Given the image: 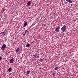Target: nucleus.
Returning a JSON list of instances; mask_svg holds the SVG:
<instances>
[{"label": "nucleus", "instance_id": "f257e3e1", "mask_svg": "<svg viewBox=\"0 0 78 78\" xmlns=\"http://www.w3.org/2000/svg\"><path fill=\"white\" fill-rule=\"evenodd\" d=\"M66 28L67 26H66V25H64L61 29V31H62V32H64V31L66 30Z\"/></svg>", "mask_w": 78, "mask_h": 78}, {"label": "nucleus", "instance_id": "f03ea898", "mask_svg": "<svg viewBox=\"0 0 78 78\" xmlns=\"http://www.w3.org/2000/svg\"><path fill=\"white\" fill-rule=\"evenodd\" d=\"M6 46L5 44H4L1 47V49L2 50H4L6 49Z\"/></svg>", "mask_w": 78, "mask_h": 78}, {"label": "nucleus", "instance_id": "7ed1b4c3", "mask_svg": "<svg viewBox=\"0 0 78 78\" xmlns=\"http://www.w3.org/2000/svg\"><path fill=\"white\" fill-rule=\"evenodd\" d=\"M60 29V27H56L55 31L56 33H58L59 32V29Z\"/></svg>", "mask_w": 78, "mask_h": 78}, {"label": "nucleus", "instance_id": "20e7f679", "mask_svg": "<svg viewBox=\"0 0 78 78\" xmlns=\"http://www.w3.org/2000/svg\"><path fill=\"white\" fill-rule=\"evenodd\" d=\"M0 34H1L3 35V36H5V34H6V32H5V31H3L2 32H1Z\"/></svg>", "mask_w": 78, "mask_h": 78}, {"label": "nucleus", "instance_id": "39448f33", "mask_svg": "<svg viewBox=\"0 0 78 78\" xmlns=\"http://www.w3.org/2000/svg\"><path fill=\"white\" fill-rule=\"evenodd\" d=\"M14 62V59L13 58L11 59L10 60V63L11 64H12V63H13V62Z\"/></svg>", "mask_w": 78, "mask_h": 78}, {"label": "nucleus", "instance_id": "423d86ee", "mask_svg": "<svg viewBox=\"0 0 78 78\" xmlns=\"http://www.w3.org/2000/svg\"><path fill=\"white\" fill-rule=\"evenodd\" d=\"M30 5H31V1L28 2L27 3V5L28 6H30Z\"/></svg>", "mask_w": 78, "mask_h": 78}, {"label": "nucleus", "instance_id": "0eeeda50", "mask_svg": "<svg viewBox=\"0 0 78 78\" xmlns=\"http://www.w3.org/2000/svg\"><path fill=\"white\" fill-rule=\"evenodd\" d=\"M67 2H69V3H72V1L70 0H66Z\"/></svg>", "mask_w": 78, "mask_h": 78}, {"label": "nucleus", "instance_id": "6e6552de", "mask_svg": "<svg viewBox=\"0 0 78 78\" xmlns=\"http://www.w3.org/2000/svg\"><path fill=\"white\" fill-rule=\"evenodd\" d=\"M27 25V22H26L25 23H24L23 27H26Z\"/></svg>", "mask_w": 78, "mask_h": 78}, {"label": "nucleus", "instance_id": "1a4fd4ad", "mask_svg": "<svg viewBox=\"0 0 78 78\" xmlns=\"http://www.w3.org/2000/svg\"><path fill=\"white\" fill-rule=\"evenodd\" d=\"M59 69V67H56L55 68V70H57Z\"/></svg>", "mask_w": 78, "mask_h": 78}, {"label": "nucleus", "instance_id": "9d476101", "mask_svg": "<svg viewBox=\"0 0 78 78\" xmlns=\"http://www.w3.org/2000/svg\"><path fill=\"white\" fill-rule=\"evenodd\" d=\"M11 70H12V68H9L8 69V71L9 72H10Z\"/></svg>", "mask_w": 78, "mask_h": 78}, {"label": "nucleus", "instance_id": "9b49d317", "mask_svg": "<svg viewBox=\"0 0 78 78\" xmlns=\"http://www.w3.org/2000/svg\"><path fill=\"white\" fill-rule=\"evenodd\" d=\"M30 72V71H27V75H28V74H29Z\"/></svg>", "mask_w": 78, "mask_h": 78}, {"label": "nucleus", "instance_id": "f8f14e48", "mask_svg": "<svg viewBox=\"0 0 78 78\" xmlns=\"http://www.w3.org/2000/svg\"><path fill=\"white\" fill-rule=\"evenodd\" d=\"M36 56L35 57V58H38V57H39V55H38V54H36V55H35Z\"/></svg>", "mask_w": 78, "mask_h": 78}, {"label": "nucleus", "instance_id": "ddd939ff", "mask_svg": "<svg viewBox=\"0 0 78 78\" xmlns=\"http://www.w3.org/2000/svg\"><path fill=\"white\" fill-rule=\"evenodd\" d=\"M19 48H17V49L16 50V52H18V51H19Z\"/></svg>", "mask_w": 78, "mask_h": 78}, {"label": "nucleus", "instance_id": "4468645a", "mask_svg": "<svg viewBox=\"0 0 78 78\" xmlns=\"http://www.w3.org/2000/svg\"><path fill=\"white\" fill-rule=\"evenodd\" d=\"M44 58H42V59H41L40 60V62H42V61H43V60H44Z\"/></svg>", "mask_w": 78, "mask_h": 78}, {"label": "nucleus", "instance_id": "2eb2a0df", "mask_svg": "<svg viewBox=\"0 0 78 78\" xmlns=\"http://www.w3.org/2000/svg\"><path fill=\"white\" fill-rule=\"evenodd\" d=\"M26 47H30V44H27L26 45Z\"/></svg>", "mask_w": 78, "mask_h": 78}, {"label": "nucleus", "instance_id": "dca6fc26", "mask_svg": "<svg viewBox=\"0 0 78 78\" xmlns=\"http://www.w3.org/2000/svg\"><path fill=\"white\" fill-rule=\"evenodd\" d=\"M27 32H28V30H26L25 31V33H27Z\"/></svg>", "mask_w": 78, "mask_h": 78}, {"label": "nucleus", "instance_id": "f3484780", "mask_svg": "<svg viewBox=\"0 0 78 78\" xmlns=\"http://www.w3.org/2000/svg\"><path fill=\"white\" fill-rule=\"evenodd\" d=\"M52 75H53V76H55V75H56V73H52Z\"/></svg>", "mask_w": 78, "mask_h": 78}, {"label": "nucleus", "instance_id": "a211bd4d", "mask_svg": "<svg viewBox=\"0 0 78 78\" xmlns=\"http://www.w3.org/2000/svg\"><path fill=\"white\" fill-rule=\"evenodd\" d=\"M26 34V33H24L23 34V36H25V34Z\"/></svg>", "mask_w": 78, "mask_h": 78}, {"label": "nucleus", "instance_id": "6ab92c4d", "mask_svg": "<svg viewBox=\"0 0 78 78\" xmlns=\"http://www.w3.org/2000/svg\"><path fill=\"white\" fill-rule=\"evenodd\" d=\"M2 59V58L1 57H0V61H1Z\"/></svg>", "mask_w": 78, "mask_h": 78}, {"label": "nucleus", "instance_id": "aec40b11", "mask_svg": "<svg viewBox=\"0 0 78 78\" xmlns=\"http://www.w3.org/2000/svg\"><path fill=\"white\" fill-rule=\"evenodd\" d=\"M34 56H35V55H34Z\"/></svg>", "mask_w": 78, "mask_h": 78}]
</instances>
